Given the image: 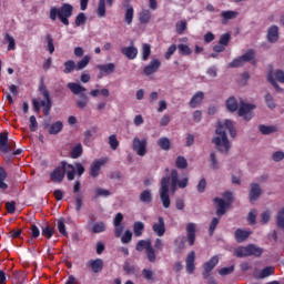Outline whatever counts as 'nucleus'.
<instances>
[{"mask_svg":"<svg viewBox=\"0 0 284 284\" xmlns=\"http://www.w3.org/2000/svg\"><path fill=\"white\" fill-rule=\"evenodd\" d=\"M4 41L9 43L8 50H16L17 49V42L14 41V38L10 36V33H6Z\"/></svg>","mask_w":284,"mask_h":284,"instance_id":"46","label":"nucleus"},{"mask_svg":"<svg viewBox=\"0 0 284 284\" xmlns=\"http://www.w3.org/2000/svg\"><path fill=\"white\" fill-rule=\"evenodd\" d=\"M175 30L178 34H183L184 31L187 30V22L182 20L175 24Z\"/></svg>","mask_w":284,"mask_h":284,"instance_id":"48","label":"nucleus"},{"mask_svg":"<svg viewBox=\"0 0 284 284\" xmlns=\"http://www.w3.org/2000/svg\"><path fill=\"white\" fill-rule=\"evenodd\" d=\"M186 239L190 246L196 243V224L194 222H190L186 224Z\"/></svg>","mask_w":284,"mask_h":284,"instance_id":"13","label":"nucleus"},{"mask_svg":"<svg viewBox=\"0 0 284 284\" xmlns=\"http://www.w3.org/2000/svg\"><path fill=\"white\" fill-rule=\"evenodd\" d=\"M180 54H183L184 57H190L192 54V49L187 44H179L178 45Z\"/></svg>","mask_w":284,"mask_h":284,"instance_id":"49","label":"nucleus"},{"mask_svg":"<svg viewBox=\"0 0 284 284\" xmlns=\"http://www.w3.org/2000/svg\"><path fill=\"white\" fill-rule=\"evenodd\" d=\"M88 21V17H85V13L80 12L77 17H75V27L77 28H81V26H85V22Z\"/></svg>","mask_w":284,"mask_h":284,"instance_id":"44","label":"nucleus"},{"mask_svg":"<svg viewBox=\"0 0 284 284\" xmlns=\"http://www.w3.org/2000/svg\"><path fill=\"white\" fill-rule=\"evenodd\" d=\"M109 145H110L111 150L119 149V140L116 139V135L112 134L109 136Z\"/></svg>","mask_w":284,"mask_h":284,"instance_id":"54","label":"nucleus"},{"mask_svg":"<svg viewBox=\"0 0 284 284\" xmlns=\"http://www.w3.org/2000/svg\"><path fill=\"white\" fill-rule=\"evenodd\" d=\"M161 68V60L152 59L148 65L143 69V74L145 77H151V74H156Z\"/></svg>","mask_w":284,"mask_h":284,"instance_id":"10","label":"nucleus"},{"mask_svg":"<svg viewBox=\"0 0 284 284\" xmlns=\"http://www.w3.org/2000/svg\"><path fill=\"white\" fill-rule=\"evenodd\" d=\"M205 99V93L202 91H197L191 99L190 105L191 108H196V105H201L203 103V100Z\"/></svg>","mask_w":284,"mask_h":284,"instance_id":"24","label":"nucleus"},{"mask_svg":"<svg viewBox=\"0 0 284 284\" xmlns=\"http://www.w3.org/2000/svg\"><path fill=\"white\" fill-rule=\"evenodd\" d=\"M267 81H268V83H271V85H273V88L276 90V92H283V88H281V85H278V82H276V80L274 79V75H272V73L267 74Z\"/></svg>","mask_w":284,"mask_h":284,"instance_id":"47","label":"nucleus"},{"mask_svg":"<svg viewBox=\"0 0 284 284\" xmlns=\"http://www.w3.org/2000/svg\"><path fill=\"white\" fill-rule=\"evenodd\" d=\"M226 108H239V101L235 97H230L225 102Z\"/></svg>","mask_w":284,"mask_h":284,"instance_id":"61","label":"nucleus"},{"mask_svg":"<svg viewBox=\"0 0 284 284\" xmlns=\"http://www.w3.org/2000/svg\"><path fill=\"white\" fill-rule=\"evenodd\" d=\"M74 13V7L68 2L61 4L60 8L51 7L49 12V19L57 21V19L63 26H70V18Z\"/></svg>","mask_w":284,"mask_h":284,"instance_id":"3","label":"nucleus"},{"mask_svg":"<svg viewBox=\"0 0 284 284\" xmlns=\"http://www.w3.org/2000/svg\"><path fill=\"white\" fill-rule=\"evenodd\" d=\"M194 261H196V253L194 251H191L186 256V272L187 274H194V270H196V266L194 265Z\"/></svg>","mask_w":284,"mask_h":284,"instance_id":"19","label":"nucleus"},{"mask_svg":"<svg viewBox=\"0 0 284 284\" xmlns=\"http://www.w3.org/2000/svg\"><path fill=\"white\" fill-rule=\"evenodd\" d=\"M262 194H263V190L261 189V185L258 183H252L251 190L248 192L250 203H254L255 201H258Z\"/></svg>","mask_w":284,"mask_h":284,"instance_id":"12","label":"nucleus"},{"mask_svg":"<svg viewBox=\"0 0 284 284\" xmlns=\"http://www.w3.org/2000/svg\"><path fill=\"white\" fill-rule=\"evenodd\" d=\"M90 55H84L78 63L75 64V70H84L90 64Z\"/></svg>","mask_w":284,"mask_h":284,"instance_id":"41","label":"nucleus"},{"mask_svg":"<svg viewBox=\"0 0 284 284\" xmlns=\"http://www.w3.org/2000/svg\"><path fill=\"white\" fill-rule=\"evenodd\" d=\"M240 58L242 59V62H244V63H252L253 65H256V53L254 52L253 49H248Z\"/></svg>","mask_w":284,"mask_h":284,"instance_id":"20","label":"nucleus"},{"mask_svg":"<svg viewBox=\"0 0 284 284\" xmlns=\"http://www.w3.org/2000/svg\"><path fill=\"white\" fill-rule=\"evenodd\" d=\"M6 179H8V172L3 166H0V190H8V183H6Z\"/></svg>","mask_w":284,"mask_h":284,"instance_id":"32","label":"nucleus"},{"mask_svg":"<svg viewBox=\"0 0 284 284\" xmlns=\"http://www.w3.org/2000/svg\"><path fill=\"white\" fill-rule=\"evenodd\" d=\"M158 145L164 152H169V150L172 148V142L166 136H162L158 140Z\"/></svg>","mask_w":284,"mask_h":284,"instance_id":"31","label":"nucleus"},{"mask_svg":"<svg viewBox=\"0 0 284 284\" xmlns=\"http://www.w3.org/2000/svg\"><path fill=\"white\" fill-rule=\"evenodd\" d=\"M45 41L48 43V51L51 54H54V39H52V36L51 34H47L45 36Z\"/></svg>","mask_w":284,"mask_h":284,"instance_id":"53","label":"nucleus"},{"mask_svg":"<svg viewBox=\"0 0 284 284\" xmlns=\"http://www.w3.org/2000/svg\"><path fill=\"white\" fill-rule=\"evenodd\" d=\"M221 17H223L225 21H230V19H235L236 11H223L221 13Z\"/></svg>","mask_w":284,"mask_h":284,"instance_id":"63","label":"nucleus"},{"mask_svg":"<svg viewBox=\"0 0 284 284\" xmlns=\"http://www.w3.org/2000/svg\"><path fill=\"white\" fill-rule=\"evenodd\" d=\"M252 110V108H240L237 114L244 119V121H252V118L254 116Z\"/></svg>","mask_w":284,"mask_h":284,"instance_id":"25","label":"nucleus"},{"mask_svg":"<svg viewBox=\"0 0 284 284\" xmlns=\"http://www.w3.org/2000/svg\"><path fill=\"white\" fill-rule=\"evenodd\" d=\"M220 221L221 220L219 217H213V220L211 221L210 227H209L210 236H214V232H215L216 226L219 225Z\"/></svg>","mask_w":284,"mask_h":284,"instance_id":"52","label":"nucleus"},{"mask_svg":"<svg viewBox=\"0 0 284 284\" xmlns=\"http://www.w3.org/2000/svg\"><path fill=\"white\" fill-rule=\"evenodd\" d=\"M152 230L156 236H164L165 234V219L163 216L158 217V222H155L152 226Z\"/></svg>","mask_w":284,"mask_h":284,"instance_id":"17","label":"nucleus"},{"mask_svg":"<svg viewBox=\"0 0 284 284\" xmlns=\"http://www.w3.org/2000/svg\"><path fill=\"white\" fill-rule=\"evenodd\" d=\"M105 230H108L105 222H97L93 224L91 232L93 234H101L102 232H105Z\"/></svg>","mask_w":284,"mask_h":284,"instance_id":"37","label":"nucleus"},{"mask_svg":"<svg viewBox=\"0 0 284 284\" xmlns=\"http://www.w3.org/2000/svg\"><path fill=\"white\" fill-rule=\"evenodd\" d=\"M150 54H152V47L144 43L142 45V61H148V59H150Z\"/></svg>","mask_w":284,"mask_h":284,"instance_id":"42","label":"nucleus"},{"mask_svg":"<svg viewBox=\"0 0 284 284\" xmlns=\"http://www.w3.org/2000/svg\"><path fill=\"white\" fill-rule=\"evenodd\" d=\"M133 20H134V7H132V4H128L124 13V21L125 23H128V26H132Z\"/></svg>","mask_w":284,"mask_h":284,"instance_id":"27","label":"nucleus"},{"mask_svg":"<svg viewBox=\"0 0 284 284\" xmlns=\"http://www.w3.org/2000/svg\"><path fill=\"white\" fill-rule=\"evenodd\" d=\"M276 225H277V227H280V229H283V227H284V207L281 209V210L277 212Z\"/></svg>","mask_w":284,"mask_h":284,"instance_id":"51","label":"nucleus"},{"mask_svg":"<svg viewBox=\"0 0 284 284\" xmlns=\"http://www.w3.org/2000/svg\"><path fill=\"white\" fill-rule=\"evenodd\" d=\"M121 53L130 61H134V59L139 55V49L132 43L129 47L121 48Z\"/></svg>","mask_w":284,"mask_h":284,"instance_id":"15","label":"nucleus"},{"mask_svg":"<svg viewBox=\"0 0 284 284\" xmlns=\"http://www.w3.org/2000/svg\"><path fill=\"white\" fill-rule=\"evenodd\" d=\"M68 88L73 94H82V92H85V88L79 83L70 82Z\"/></svg>","mask_w":284,"mask_h":284,"instance_id":"36","label":"nucleus"},{"mask_svg":"<svg viewBox=\"0 0 284 284\" xmlns=\"http://www.w3.org/2000/svg\"><path fill=\"white\" fill-rule=\"evenodd\" d=\"M275 79L278 81V83H284V71L281 69H277L275 71Z\"/></svg>","mask_w":284,"mask_h":284,"instance_id":"64","label":"nucleus"},{"mask_svg":"<svg viewBox=\"0 0 284 284\" xmlns=\"http://www.w3.org/2000/svg\"><path fill=\"white\" fill-rule=\"evenodd\" d=\"M219 263V256L214 255L212 256L206 263L203 264V278H209L210 277V272L216 267Z\"/></svg>","mask_w":284,"mask_h":284,"instance_id":"11","label":"nucleus"},{"mask_svg":"<svg viewBox=\"0 0 284 284\" xmlns=\"http://www.w3.org/2000/svg\"><path fill=\"white\" fill-rule=\"evenodd\" d=\"M105 3L108 8H112V6H114V0H99L97 16L100 19H103V17H105Z\"/></svg>","mask_w":284,"mask_h":284,"instance_id":"18","label":"nucleus"},{"mask_svg":"<svg viewBox=\"0 0 284 284\" xmlns=\"http://www.w3.org/2000/svg\"><path fill=\"white\" fill-rule=\"evenodd\" d=\"M274 275V267L266 266L261 272V278H267V276Z\"/></svg>","mask_w":284,"mask_h":284,"instance_id":"55","label":"nucleus"},{"mask_svg":"<svg viewBox=\"0 0 284 284\" xmlns=\"http://www.w3.org/2000/svg\"><path fill=\"white\" fill-rule=\"evenodd\" d=\"M250 234H252V232L245 231L243 229H237L234 233L235 241L237 243H243L244 241H247V239H250Z\"/></svg>","mask_w":284,"mask_h":284,"instance_id":"22","label":"nucleus"},{"mask_svg":"<svg viewBox=\"0 0 284 284\" xmlns=\"http://www.w3.org/2000/svg\"><path fill=\"white\" fill-rule=\"evenodd\" d=\"M131 241H132V231L126 230L121 237V243H123L125 245V244L130 243Z\"/></svg>","mask_w":284,"mask_h":284,"instance_id":"59","label":"nucleus"},{"mask_svg":"<svg viewBox=\"0 0 284 284\" xmlns=\"http://www.w3.org/2000/svg\"><path fill=\"white\" fill-rule=\"evenodd\" d=\"M234 272V265L222 267L219 270L220 276H229V274H232Z\"/></svg>","mask_w":284,"mask_h":284,"instance_id":"58","label":"nucleus"},{"mask_svg":"<svg viewBox=\"0 0 284 284\" xmlns=\"http://www.w3.org/2000/svg\"><path fill=\"white\" fill-rule=\"evenodd\" d=\"M145 230V224L141 221H136L133 223V233L134 236L141 237L143 236V231Z\"/></svg>","mask_w":284,"mask_h":284,"instance_id":"28","label":"nucleus"},{"mask_svg":"<svg viewBox=\"0 0 284 284\" xmlns=\"http://www.w3.org/2000/svg\"><path fill=\"white\" fill-rule=\"evenodd\" d=\"M63 130V122L57 121L49 126V134L55 135Z\"/></svg>","mask_w":284,"mask_h":284,"instance_id":"35","label":"nucleus"},{"mask_svg":"<svg viewBox=\"0 0 284 284\" xmlns=\"http://www.w3.org/2000/svg\"><path fill=\"white\" fill-rule=\"evenodd\" d=\"M41 231L44 239H51L52 236H54V229L48 223L41 225Z\"/></svg>","mask_w":284,"mask_h":284,"instance_id":"30","label":"nucleus"},{"mask_svg":"<svg viewBox=\"0 0 284 284\" xmlns=\"http://www.w3.org/2000/svg\"><path fill=\"white\" fill-rule=\"evenodd\" d=\"M74 165L67 164V179L68 181H74Z\"/></svg>","mask_w":284,"mask_h":284,"instance_id":"56","label":"nucleus"},{"mask_svg":"<svg viewBox=\"0 0 284 284\" xmlns=\"http://www.w3.org/2000/svg\"><path fill=\"white\" fill-rule=\"evenodd\" d=\"M58 230L62 236H68V231H65V222L63 219L58 220Z\"/></svg>","mask_w":284,"mask_h":284,"instance_id":"60","label":"nucleus"},{"mask_svg":"<svg viewBox=\"0 0 284 284\" xmlns=\"http://www.w3.org/2000/svg\"><path fill=\"white\" fill-rule=\"evenodd\" d=\"M136 252L145 250L146 258L150 263H156V250L152 246V240H140L135 245Z\"/></svg>","mask_w":284,"mask_h":284,"instance_id":"4","label":"nucleus"},{"mask_svg":"<svg viewBox=\"0 0 284 284\" xmlns=\"http://www.w3.org/2000/svg\"><path fill=\"white\" fill-rule=\"evenodd\" d=\"M175 168H178V170H185L187 168V159L183 155H179L175 159Z\"/></svg>","mask_w":284,"mask_h":284,"instance_id":"38","label":"nucleus"},{"mask_svg":"<svg viewBox=\"0 0 284 284\" xmlns=\"http://www.w3.org/2000/svg\"><path fill=\"white\" fill-rule=\"evenodd\" d=\"M132 150L138 156H145L148 154V139L135 136L133 139Z\"/></svg>","mask_w":284,"mask_h":284,"instance_id":"6","label":"nucleus"},{"mask_svg":"<svg viewBox=\"0 0 284 284\" xmlns=\"http://www.w3.org/2000/svg\"><path fill=\"white\" fill-rule=\"evenodd\" d=\"M97 70H99L98 79H103L110 74H114L116 70V64L114 62H109L106 64H97Z\"/></svg>","mask_w":284,"mask_h":284,"instance_id":"9","label":"nucleus"},{"mask_svg":"<svg viewBox=\"0 0 284 284\" xmlns=\"http://www.w3.org/2000/svg\"><path fill=\"white\" fill-rule=\"evenodd\" d=\"M110 191L103 189V187H98L94 191V196H93V201H97V199H99L100 196H110Z\"/></svg>","mask_w":284,"mask_h":284,"instance_id":"45","label":"nucleus"},{"mask_svg":"<svg viewBox=\"0 0 284 284\" xmlns=\"http://www.w3.org/2000/svg\"><path fill=\"white\" fill-rule=\"evenodd\" d=\"M140 202L149 205V203L152 202V191H150V190L142 191L140 193Z\"/></svg>","mask_w":284,"mask_h":284,"instance_id":"34","label":"nucleus"},{"mask_svg":"<svg viewBox=\"0 0 284 284\" xmlns=\"http://www.w3.org/2000/svg\"><path fill=\"white\" fill-rule=\"evenodd\" d=\"M83 155V146L81 143L77 144L70 153L71 159H79L80 156Z\"/></svg>","mask_w":284,"mask_h":284,"instance_id":"39","label":"nucleus"},{"mask_svg":"<svg viewBox=\"0 0 284 284\" xmlns=\"http://www.w3.org/2000/svg\"><path fill=\"white\" fill-rule=\"evenodd\" d=\"M235 256H237V258H245V256H250V253L247 251V246H240L237 248H235L234 251Z\"/></svg>","mask_w":284,"mask_h":284,"instance_id":"43","label":"nucleus"},{"mask_svg":"<svg viewBox=\"0 0 284 284\" xmlns=\"http://www.w3.org/2000/svg\"><path fill=\"white\" fill-rule=\"evenodd\" d=\"M213 203L216 204V215L223 216L227 210H230V204L225 203V200L221 197H214Z\"/></svg>","mask_w":284,"mask_h":284,"instance_id":"16","label":"nucleus"},{"mask_svg":"<svg viewBox=\"0 0 284 284\" xmlns=\"http://www.w3.org/2000/svg\"><path fill=\"white\" fill-rule=\"evenodd\" d=\"M39 91L42 98L33 100V108H52V99H50V91L45 84H40Z\"/></svg>","mask_w":284,"mask_h":284,"instance_id":"5","label":"nucleus"},{"mask_svg":"<svg viewBox=\"0 0 284 284\" xmlns=\"http://www.w3.org/2000/svg\"><path fill=\"white\" fill-rule=\"evenodd\" d=\"M266 39L268 43H278V39H281L278 26L273 24L267 29Z\"/></svg>","mask_w":284,"mask_h":284,"instance_id":"14","label":"nucleus"},{"mask_svg":"<svg viewBox=\"0 0 284 284\" xmlns=\"http://www.w3.org/2000/svg\"><path fill=\"white\" fill-rule=\"evenodd\" d=\"M74 70H77V63L74 62V60H68L67 62H64V74H71V72H74Z\"/></svg>","mask_w":284,"mask_h":284,"instance_id":"40","label":"nucleus"},{"mask_svg":"<svg viewBox=\"0 0 284 284\" xmlns=\"http://www.w3.org/2000/svg\"><path fill=\"white\" fill-rule=\"evenodd\" d=\"M0 152L8 154V152H12V146H8V134L0 133Z\"/></svg>","mask_w":284,"mask_h":284,"instance_id":"21","label":"nucleus"},{"mask_svg":"<svg viewBox=\"0 0 284 284\" xmlns=\"http://www.w3.org/2000/svg\"><path fill=\"white\" fill-rule=\"evenodd\" d=\"M210 169L219 170V160H216V153L211 152L210 154Z\"/></svg>","mask_w":284,"mask_h":284,"instance_id":"50","label":"nucleus"},{"mask_svg":"<svg viewBox=\"0 0 284 284\" xmlns=\"http://www.w3.org/2000/svg\"><path fill=\"white\" fill-rule=\"evenodd\" d=\"M68 162L62 161L61 166H57L53 172L50 174V179L52 183H63V179H65V170Z\"/></svg>","mask_w":284,"mask_h":284,"instance_id":"7","label":"nucleus"},{"mask_svg":"<svg viewBox=\"0 0 284 284\" xmlns=\"http://www.w3.org/2000/svg\"><path fill=\"white\" fill-rule=\"evenodd\" d=\"M170 181L172 192H176L178 187H180L181 190H185V186L187 185V183H190V179H187V176L179 180V171H176V169H172L170 175L162 178L160 199L165 210H169L170 205H172V201L170 200Z\"/></svg>","mask_w":284,"mask_h":284,"instance_id":"1","label":"nucleus"},{"mask_svg":"<svg viewBox=\"0 0 284 284\" xmlns=\"http://www.w3.org/2000/svg\"><path fill=\"white\" fill-rule=\"evenodd\" d=\"M244 65L245 63L243 62L241 57L234 59L232 62L229 63V68H243Z\"/></svg>","mask_w":284,"mask_h":284,"instance_id":"57","label":"nucleus"},{"mask_svg":"<svg viewBox=\"0 0 284 284\" xmlns=\"http://www.w3.org/2000/svg\"><path fill=\"white\" fill-rule=\"evenodd\" d=\"M246 250L248 252V256H261V254H263V248H261L254 244H248L246 246Z\"/></svg>","mask_w":284,"mask_h":284,"instance_id":"33","label":"nucleus"},{"mask_svg":"<svg viewBox=\"0 0 284 284\" xmlns=\"http://www.w3.org/2000/svg\"><path fill=\"white\" fill-rule=\"evenodd\" d=\"M84 145L88 148L92 145V131L90 130L84 131Z\"/></svg>","mask_w":284,"mask_h":284,"instance_id":"62","label":"nucleus"},{"mask_svg":"<svg viewBox=\"0 0 284 284\" xmlns=\"http://www.w3.org/2000/svg\"><path fill=\"white\" fill-rule=\"evenodd\" d=\"M227 132L232 139H236V129L234 128V122L231 120H225V122H217V128L215 134L217 136L213 138L212 143H214L220 152H230V140L227 139Z\"/></svg>","mask_w":284,"mask_h":284,"instance_id":"2","label":"nucleus"},{"mask_svg":"<svg viewBox=\"0 0 284 284\" xmlns=\"http://www.w3.org/2000/svg\"><path fill=\"white\" fill-rule=\"evenodd\" d=\"M89 267H91L94 274H99V272H103V260L101 258L90 260Z\"/></svg>","mask_w":284,"mask_h":284,"instance_id":"23","label":"nucleus"},{"mask_svg":"<svg viewBox=\"0 0 284 284\" xmlns=\"http://www.w3.org/2000/svg\"><path fill=\"white\" fill-rule=\"evenodd\" d=\"M110 161L108 158H101L99 160L93 161V163L90 165L89 174L92 176V179H97L101 172V168L105 165Z\"/></svg>","mask_w":284,"mask_h":284,"instance_id":"8","label":"nucleus"},{"mask_svg":"<svg viewBox=\"0 0 284 284\" xmlns=\"http://www.w3.org/2000/svg\"><path fill=\"white\" fill-rule=\"evenodd\" d=\"M258 130L261 134H264V135L274 134V132H278V128H276L275 125L260 124Z\"/></svg>","mask_w":284,"mask_h":284,"instance_id":"29","label":"nucleus"},{"mask_svg":"<svg viewBox=\"0 0 284 284\" xmlns=\"http://www.w3.org/2000/svg\"><path fill=\"white\" fill-rule=\"evenodd\" d=\"M151 20H152V11H150V9H143L139 13L140 23L146 24V23H150Z\"/></svg>","mask_w":284,"mask_h":284,"instance_id":"26","label":"nucleus"}]
</instances>
